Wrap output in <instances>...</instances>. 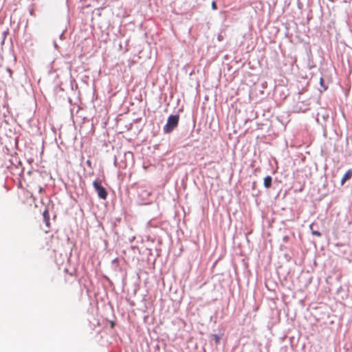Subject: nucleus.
I'll return each mask as SVG.
<instances>
[{
  "instance_id": "obj_3",
  "label": "nucleus",
  "mask_w": 352,
  "mask_h": 352,
  "mask_svg": "<svg viewBox=\"0 0 352 352\" xmlns=\"http://www.w3.org/2000/svg\"><path fill=\"white\" fill-rule=\"evenodd\" d=\"M352 177V170H348L341 179V185H343L347 180L350 179Z\"/></svg>"
},
{
  "instance_id": "obj_5",
  "label": "nucleus",
  "mask_w": 352,
  "mask_h": 352,
  "mask_svg": "<svg viewBox=\"0 0 352 352\" xmlns=\"http://www.w3.org/2000/svg\"><path fill=\"white\" fill-rule=\"evenodd\" d=\"M272 179L271 176H267L264 179V186L269 188L272 186Z\"/></svg>"
},
{
  "instance_id": "obj_2",
  "label": "nucleus",
  "mask_w": 352,
  "mask_h": 352,
  "mask_svg": "<svg viewBox=\"0 0 352 352\" xmlns=\"http://www.w3.org/2000/svg\"><path fill=\"white\" fill-rule=\"evenodd\" d=\"M93 186L97 192L98 197L102 199H106L107 197V192L106 189L97 181L93 182Z\"/></svg>"
},
{
  "instance_id": "obj_4",
  "label": "nucleus",
  "mask_w": 352,
  "mask_h": 352,
  "mask_svg": "<svg viewBox=\"0 0 352 352\" xmlns=\"http://www.w3.org/2000/svg\"><path fill=\"white\" fill-rule=\"evenodd\" d=\"M43 220L47 227H50V214L48 210H45L43 212Z\"/></svg>"
},
{
  "instance_id": "obj_10",
  "label": "nucleus",
  "mask_w": 352,
  "mask_h": 352,
  "mask_svg": "<svg viewBox=\"0 0 352 352\" xmlns=\"http://www.w3.org/2000/svg\"><path fill=\"white\" fill-rule=\"evenodd\" d=\"M320 83L321 86H323L324 79L322 78H320Z\"/></svg>"
},
{
  "instance_id": "obj_8",
  "label": "nucleus",
  "mask_w": 352,
  "mask_h": 352,
  "mask_svg": "<svg viewBox=\"0 0 352 352\" xmlns=\"http://www.w3.org/2000/svg\"><path fill=\"white\" fill-rule=\"evenodd\" d=\"M213 337H214V339H215L216 343H218V342H219V337H218L217 335H213Z\"/></svg>"
},
{
  "instance_id": "obj_6",
  "label": "nucleus",
  "mask_w": 352,
  "mask_h": 352,
  "mask_svg": "<svg viewBox=\"0 0 352 352\" xmlns=\"http://www.w3.org/2000/svg\"><path fill=\"white\" fill-rule=\"evenodd\" d=\"M312 234L316 236H321V233L318 231H315V230H312Z\"/></svg>"
},
{
  "instance_id": "obj_1",
  "label": "nucleus",
  "mask_w": 352,
  "mask_h": 352,
  "mask_svg": "<svg viewBox=\"0 0 352 352\" xmlns=\"http://www.w3.org/2000/svg\"><path fill=\"white\" fill-rule=\"evenodd\" d=\"M179 122V116L177 115H172L170 116L168 118L167 123L164 126V131L166 133H169L172 131L178 124Z\"/></svg>"
},
{
  "instance_id": "obj_7",
  "label": "nucleus",
  "mask_w": 352,
  "mask_h": 352,
  "mask_svg": "<svg viewBox=\"0 0 352 352\" xmlns=\"http://www.w3.org/2000/svg\"><path fill=\"white\" fill-rule=\"evenodd\" d=\"M211 6L213 10H217V3L215 1L212 2Z\"/></svg>"
},
{
  "instance_id": "obj_9",
  "label": "nucleus",
  "mask_w": 352,
  "mask_h": 352,
  "mask_svg": "<svg viewBox=\"0 0 352 352\" xmlns=\"http://www.w3.org/2000/svg\"><path fill=\"white\" fill-rule=\"evenodd\" d=\"M217 39H218V41H221L223 40L222 35H219L218 37H217Z\"/></svg>"
}]
</instances>
